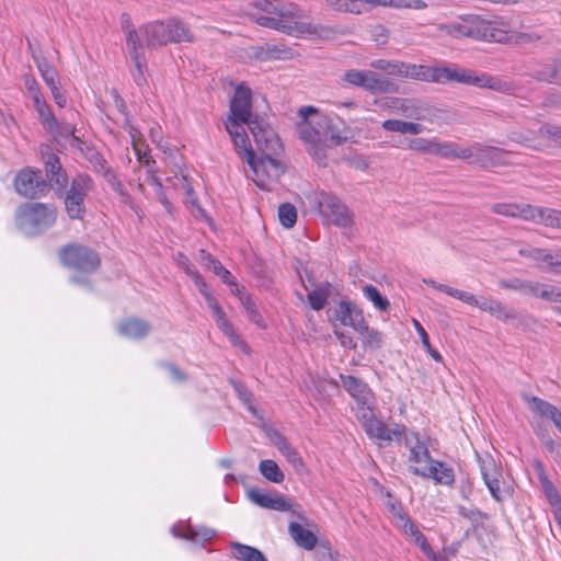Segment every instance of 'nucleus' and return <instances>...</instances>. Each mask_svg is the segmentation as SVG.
<instances>
[{
    "label": "nucleus",
    "instance_id": "8",
    "mask_svg": "<svg viewBox=\"0 0 561 561\" xmlns=\"http://www.w3.org/2000/svg\"><path fill=\"white\" fill-rule=\"evenodd\" d=\"M59 257L64 265L84 274L95 272L101 264L99 253L82 244H68L61 248Z\"/></svg>",
    "mask_w": 561,
    "mask_h": 561
},
{
    "label": "nucleus",
    "instance_id": "54",
    "mask_svg": "<svg viewBox=\"0 0 561 561\" xmlns=\"http://www.w3.org/2000/svg\"><path fill=\"white\" fill-rule=\"evenodd\" d=\"M104 176H105L106 182L110 184V186L116 193L119 194V196L122 197V201L124 203H129L130 202V195L124 190L123 184L118 180L116 174L113 171H111L110 169H106Z\"/></svg>",
    "mask_w": 561,
    "mask_h": 561
},
{
    "label": "nucleus",
    "instance_id": "4",
    "mask_svg": "<svg viewBox=\"0 0 561 561\" xmlns=\"http://www.w3.org/2000/svg\"><path fill=\"white\" fill-rule=\"evenodd\" d=\"M427 82L438 84L458 82L479 88H489L495 91H502L505 85L500 79L491 77L488 73H480L474 70L445 64L428 67Z\"/></svg>",
    "mask_w": 561,
    "mask_h": 561
},
{
    "label": "nucleus",
    "instance_id": "51",
    "mask_svg": "<svg viewBox=\"0 0 561 561\" xmlns=\"http://www.w3.org/2000/svg\"><path fill=\"white\" fill-rule=\"evenodd\" d=\"M548 253H549V251H546L540 248H535L531 245H523L518 249V254L520 256L527 257V259L538 262V263L541 262L543 264L546 262Z\"/></svg>",
    "mask_w": 561,
    "mask_h": 561
},
{
    "label": "nucleus",
    "instance_id": "17",
    "mask_svg": "<svg viewBox=\"0 0 561 561\" xmlns=\"http://www.w3.org/2000/svg\"><path fill=\"white\" fill-rule=\"evenodd\" d=\"M255 144L264 153H278L282 144L274 129L261 117L254 115L252 123L248 126Z\"/></svg>",
    "mask_w": 561,
    "mask_h": 561
},
{
    "label": "nucleus",
    "instance_id": "40",
    "mask_svg": "<svg viewBox=\"0 0 561 561\" xmlns=\"http://www.w3.org/2000/svg\"><path fill=\"white\" fill-rule=\"evenodd\" d=\"M216 530L206 527V526H197L194 527L192 525H187L181 534H176L175 536L184 538L186 540L193 542H204L210 540L215 537Z\"/></svg>",
    "mask_w": 561,
    "mask_h": 561
},
{
    "label": "nucleus",
    "instance_id": "61",
    "mask_svg": "<svg viewBox=\"0 0 561 561\" xmlns=\"http://www.w3.org/2000/svg\"><path fill=\"white\" fill-rule=\"evenodd\" d=\"M217 325L229 337L232 344L237 345L242 342L238 333L234 331L233 325L227 318L217 322Z\"/></svg>",
    "mask_w": 561,
    "mask_h": 561
},
{
    "label": "nucleus",
    "instance_id": "21",
    "mask_svg": "<svg viewBox=\"0 0 561 561\" xmlns=\"http://www.w3.org/2000/svg\"><path fill=\"white\" fill-rule=\"evenodd\" d=\"M480 470L492 497L496 502H502L508 495V491L501 486L502 482L500 481V477L502 474L494 459L491 457L482 459L480 461Z\"/></svg>",
    "mask_w": 561,
    "mask_h": 561
},
{
    "label": "nucleus",
    "instance_id": "12",
    "mask_svg": "<svg viewBox=\"0 0 561 561\" xmlns=\"http://www.w3.org/2000/svg\"><path fill=\"white\" fill-rule=\"evenodd\" d=\"M252 110V91L244 83L237 85L233 96L230 101L229 115L225 123L247 124L252 123L254 116Z\"/></svg>",
    "mask_w": 561,
    "mask_h": 561
},
{
    "label": "nucleus",
    "instance_id": "39",
    "mask_svg": "<svg viewBox=\"0 0 561 561\" xmlns=\"http://www.w3.org/2000/svg\"><path fill=\"white\" fill-rule=\"evenodd\" d=\"M434 156L444 158V159H461L465 160L466 156V147H461L453 141H436L434 148Z\"/></svg>",
    "mask_w": 561,
    "mask_h": 561
},
{
    "label": "nucleus",
    "instance_id": "50",
    "mask_svg": "<svg viewBox=\"0 0 561 561\" xmlns=\"http://www.w3.org/2000/svg\"><path fill=\"white\" fill-rule=\"evenodd\" d=\"M412 323H413V327L416 330L417 334L420 335L423 346L427 350V352L431 354V356L436 362H442V359H443L442 355L435 348H433V346L431 345L428 334L426 333L425 329L420 323V321H417L416 319H413Z\"/></svg>",
    "mask_w": 561,
    "mask_h": 561
},
{
    "label": "nucleus",
    "instance_id": "30",
    "mask_svg": "<svg viewBox=\"0 0 561 561\" xmlns=\"http://www.w3.org/2000/svg\"><path fill=\"white\" fill-rule=\"evenodd\" d=\"M117 330L125 337L140 340L149 334L151 327L142 319L129 318L121 321Z\"/></svg>",
    "mask_w": 561,
    "mask_h": 561
},
{
    "label": "nucleus",
    "instance_id": "58",
    "mask_svg": "<svg viewBox=\"0 0 561 561\" xmlns=\"http://www.w3.org/2000/svg\"><path fill=\"white\" fill-rule=\"evenodd\" d=\"M543 268L552 274L561 275V249L549 251Z\"/></svg>",
    "mask_w": 561,
    "mask_h": 561
},
{
    "label": "nucleus",
    "instance_id": "22",
    "mask_svg": "<svg viewBox=\"0 0 561 561\" xmlns=\"http://www.w3.org/2000/svg\"><path fill=\"white\" fill-rule=\"evenodd\" d=\"M411 470L416 476L433 479L437 484L451 485L455 482L454 469L439 460L432 461L431 466L411 467Z\"/></svg>",
    "mask_w": 561,
    "mask_h": 561
},
{
    "label": "nucleus",
    "instance_id": "41",
    "mask_svg": "<svg viewBox=\"0 0 561 561\" xmlns=\"http://www.w3.org/2000/svg\"><path fill=\"white\" fill-rule=\"evenodd\" d=\"M538 282L525 280L520 278L502 279L499 282L501 288L518 291L524 295L535 296V287Z\"/></svg>",
    "mask_w": 561,
    "mask_h": 561
},
{
    "label": "nucleus",
    "instance_id": "47",
    "mask_svg": "<svg viewBox=\"0 0 561 561\" xmlns=\"http://www.w3.org/2000/svg\"><path fill=\"white\" fill-rule=\"evenodd\" d=\"M279 222L285 228H291L297 221L296 207L290 203H283L278 207Z\"/></svg>",
    "mask_w": 561,
    "mask_h": 561
},
{
    "label": "nucleus",
    "instance_id": "7",
    "mask_svg": "<svg viewBox=\"0 0 561 561\" xmlns=\"http://www.w3.org/2000/svg\"><path fill=\"white\" fill-rule=\"evenodd\" d=\"M436 30L454 38H485L490 34V23L479 15L467 14L448 23H439Z\"/></svg>",
    "mask_w": 561,
    "mask_h": 561
},
{
    "label": "nucleus",
    "instance_id": "49",
    "mask_svg": "<svg viewBox=\"0 0 561 561\" xmlns=\"http://www.w3.org/2000/svg\"><path fill=\"white\" fill-rule=\"evenodd\" d=\"M41 123L48 129V130H57L58 129V121L56 119L55 115L51 112L50 106L46 103L42 106H38L35 108Z\"/></svg>",
    "mask_w": 561,
    "mask_h": 561
},
{
    "label": "nucleus",
    "instance_id": "11",
    "mask_svg": "<svg viewBox=\"0 0 561 561\" xmlns=\"http://www.w3.org/2000/svg\"><path fill=\"white\" fill-rule=\"evenodd\" d=\"M272 154L263 153L259 159L253 156L251 162H248L253 172V181L263 190L267 188L270 182L278 180L284 173L283 164Z\"/></svg>",
    "mask_w": 561,
    "mask_h": 561
},
{
    "label": "nucleus",
    "instance_id": "1",
    "mask_svg": "<svg viewBox=\"0 0 561 561\" xmlns=\"http://www.w3.org/2000/svg\"><path fill=\"white\" fill-rule=\"evenodd\" d=\"M193 35L188 26L174 18L165 21H153L131 28L126 34V48L135 67L134 81L138 87L146 83L145 70L147 59L144 47L154 49L168 43L192 42Z\"/></svg>",
    "mask_w": 561,
    "mask_h": 561
},
{
    "label": "nucleus",
    "instance_id": "38",
    "mask_svg": "<svg viewBox=\"0 0 561 561\" xmlns=\"http://www.w3.org/2000/svg\"><path fill=\"white\" fill-rule=\"evenodd\" d=\"M381 127L387 131H393L403 135H420L425 130V127L419 123L400 119H386L382 122Z\"/></svg>",
    "mask_w": 561,
    "mask_h": 561
},
{
    "label": "nucleus",
    "instance_id": "9",
    "mask_svg": "<svg viewBox=\"0 0 561 561\" xmlns=\"http://www.w3.org/2000/svg\"><path fill=\"white\" fill-rule=\"evenodd\" d=\"M327 4L335 11L353 14H360L364 4L413 10H424L427 8V3L423 0H327Z\"/></svg>",
    "mask_w": 561,
    "mask_h": 561
},
{
    "label": "nucleus",
    "instance_id": "18",
    "mask_svg": "<svg viewBox=\"0 0 561 561\" xmlns=\"http://www.w3.org/2000/svg\"><path fill=\"white\" fill-rule=\"evenodd\" d=\"M265 27L294 36L318 33V27L312 23L304 21V19H291V16L268 15Z\"/></svg>",
    "mask_w": 561,
    "mask_h": 561
},
{
    "label": "nucleus",
    "instance_id": "6",
    "mask_svg": "<svg viewBox=\"0 0 561 561\" xmlns=\"http://www.w3.org/2000/svg\"><path fill=\"white\" fill-rule=\"evenodd\" d=\"M93 190V181L87 173H78L72 178L69 187L64 188V205L68 217L72 220H82L87 209L84 199Z\"/></svg>",
    "mask_w": 561,
    "mask_h": 561
},
{
    "label": "nucleus",
    "instance_id": "59",
    "mask_svg": "<svg viewBox=\"0 0 561 561\" xmlns=\"http://www.w3.org/2000/svg\"><path fill=\"white\" fill-rule=\"evenodd\" d=\"M366 75L367 70L350 69L345 71L342 80L350 85L363 88Z\"/></svg>",
    "mask_w": 561,
    "mask_h": 561
},
{
    "label": "nucleus",
    "instance_id": "13",
    "mask_svg": "<svg viewBox=\"0 0 561 561\" xmlns=\"http://www.w3.org/2000/svg\"><path fill=\"white\" fill-rule=\"evenodd\" d=\"M396 526L432 561H445V557L435 552L417 524L403 511L396 514Z\"/></svg>",
    "mask_w": 561,
    "mask_h": 561
},
{
    "label": "nucleus",
    "instance_id": "3",
    "mask_svg": "<svg viewBox=\"0 0 561 561\" xmlns=\"http://www.w3.org/2000/svg\"><path fill=\"white\" fill-rule=\"evenodd\" d=\"M300 122L297 123L299 139L306 145L307 152L321 167L327 165L325 130L328 115L321 114L314 106H301L298 110Z\"/></svg>",
    "mask_w": 561,
    "mask_h": 561
},
{
    "label": "nucleus",
    "instance_id": "20",
    "mask_svg": "<svg viewBox=\"0 0 561 561\" xmlns=\"http://www.w3.org/2000/svg\"><path fill=\"white\" fill-rule=\"evenodd\" d=\"M467 296L471 299L462 300L463 302L477 307L482 311L489 312L491 316L495 317L501 321H508L517 319V312L506 307L500 300H496L492 297H481L477 298L474 295L467 291Z\"/></svg>",
    "mask_w": 561,
    "mask_h": 561
},
{
    "label": "nucleus",
    "instance_id": "46",
    "mask_svg": "<svg viewBox=\"0 0 561 561\" xmlns=\"http://www.w3.org/2000/svg\"><path fill=\"white\" fill-rule=\"evenodd\" d=\"M357 333L363 335V345L364 347L370 350L380 348L382 345V334L376 329H370L366 323V329L364 330H355Z\"/></svg>",
    "mask_w": 561,
    "mask_h": 561
},
{
    "label": "nucleus",
    "instance_id": "23",
    "mask_svg": "<svg viewBox=\"0 0 561 561\" xmlns=\"http://www.w3.org/2000/svg\"><path fill=\"white\" fill-rule=\"evenodd\" d=\"M248 495L254 504L263 508L287 512L293 507L290 501L278 493H271L260 489H251L248 491Z\"/></svg>",
    "mask_w": 561,
    "mask_h": 561
},
{
    "label": "nucleus",
    "instance_id": "14",
    "mask_svg": "<svg viewBox=\"0 0 561 561\" xmlns=\"http://www.w3.org/2000/svg\"><path fill=\"white\" fill-rule=\"evenodd\" d=\"M320 213L330 218L335 226L348 227L352 224V216L348 208L339 197L321 192L317 197Z\"/></svg>",
    "mask_w": 561,
    "mask_h": 561
},
{
    "label": "nucleus",
    "instance_id": "28",
    "mask_svg": "<svg viewBox=\"0 0 561 561\" xmlns=\"http://www.w3.org/2000/svg\"><path fill=\"white\" fill-rule=\"evenodd\" d=\"M527 221L551 228H561V211L530 204Z\"/></svg>",
    "mask_w": 561,
    "mask_h": 561
},
{
    "label": "nucleus",
    "instance_id": "48",
    "mask_svg": "<svg viewBox=\"0 0 561 561\" xmlns=\"http://www.w3.org/2000/svg\"><path fill=\"white\" fill-rule=\"evenodd\" d=\"M208 267L227 285H237L231 273L213 255H207Z\"/></svg>",
    "mask_w": 561,
    "mask_h": 561
},
{
    "label": "nucleus",
    "instance_id": "2",
    "mask_svg": "<svg viewBox=\"0 0 561 561\" xmlns=\"http://www.w3.org/2000/svg\"><path fill=\"white\" fill-rule=\"evenodd\" d=\"M345 391L354 399L355 414L364 432L379 447L388 446L392 439H399L404 434L403 424L393 423L391 426L382 421L377 408L376 397L370 387L360 378L352 375H340Z\"/></svg>",
    "mask_w": 561,
    "mask_h": 561
},
{
    "label": "nucleus",
    "instance_id": "62",
    "mask_svg": "<svg viewBox=\"0 0 561 561\" xmlns=\"http://www.w3.org/2000/svg\"><path fill=\"white\" fill-rule=\"evenodd\" d=\"M134 150L137 156V159L140 163H142L146 168H148V173H152L153 165L156 164V161L148 154L147 150H142L140 147H138L137 144L134 142Z\"/></svg>",
    "mask_w": 561,
    "mask_h": 561
},
{
    "label": "nucleus",
    "instance_id": "19",
    "mask_svg": "<svg viewBox=\"0 0 561 561\" xmlns=\"http://www.w3.org/2000/svg\"><path fill=\"white\" fill-rule=\"evenodd\" d=\"M392 442L404 443V446L410 450L409 461L414 463V467L431 466V462L435 460L431 457L427 446L420 439L419 434L409 433L407 427L404 434L399 439H392Z\"/></svg>",
    "mask_w": 561,
    "mask_h": 561
},
{
    "label": "nucleus",
    "instance_id": "43",
    "mask_svg": "<svg viewBox=\"0 0 561 561\" xmlns=\"http://www.w3.org/2000/svg\"><path fill=\"white\" fill-rule=\"evenodd\" d=\"M259 470L266 480L273 483H280L284 481V472L280 470L279 466L272 459H265L260 461Z\"/></svg>",
    "mask_w": 561,
    "mask_h": 561
},
{
    "label": "nucleus",
    "instance_id": "32",
    "mask_svg": "<svg viewBox=\"0 0 561 561\" xmlns=\"http://www.w3.org/2000/svg\"><path fill=\"white\" fill-rule=\"evenodd\" d=\"M523 399L528 404V408L533 413L541 417L549 419L552 422L561 412L556 405L539 397L523 394Z\"/></svg>",
    "mask_w": 561,
    "mask_h": 561
},
{
    "label": "nucleus",
    "instance_id": "60",
    "mask_svg": "<svg viewBox=\"0 0 561 561\" xmlns=\"http://www.w3.org/2000/svg\"><path fill=\"white\" fill-rule=\"evenodd\" d=\"M458 514L472 523H479L480 520L486 518V514L480 510L476 507H466L462 505L458 506Z\"/></svg>",
    "mask_w": 561,
    "mask_h": 561
},
{
    "label": "nucleus",
    "instance_id": "27",
    "mask_svg": "<svg viewBox=\"0 0 561 561\" xmlns=\"http://www.w3.org/2000/svg\"><path fill=\"white\" fill-rule=\"evenodd\" d=\"M327 152L335 147L347 142L350 138V127L339 117L328 115V127L325 130Z\"/></svg>",
    "mask_w": 561,
    "mask_h": 561
},
{
    "label": "nucleus",
    "instance_id": "15",
    "mask_svg": "<svg viewBox=\"0 0 561 561\" xmlns=\"http://www.w3.org/2000/svg\"><path fill=\"white\" fill-rule=\"evenodd\" d=\"M465 160L482 168H492L504 164L506 152L493 146H484L481 142H472L466 147Z\"/></svg>",
    "mask_w": 561,
    "mask_h": 561
},
{
    "label": "nucleus",
    "instance_id": "16",
    "mask_svg": "<svg viewBox=\"0 0 561 561\" xmlns=\"http://www.w3.org/2000/svg\"><path fill=\"white\" fill-rule=\"evenodd\" d=\"M330 321L336 327V322L354 330L366 329V321L363 311L350 300H341L329 314Z\"/></svg>",
    "mask_w": 561,
    "mask_h": 561
},
{
    "label": "nucleus",
    "instance_id": "5",
    "mask_svg": "<svg viewBox=\"0 0 561 561\" xmlns=\"http://www.w3.org/2000/svg\"><path fill=\"white\" fill-rule=\"evenodd\" d=\"M56 218V207L44 203H25L18 208L15 215L19 230L26 236L44 232L55 224Z\"/></svg>",
    "mask_w": 561,
    "mask_h": 561
},
{
    "label": "nucleus",
    "instance_id": "52",
    "mask_svg": "<svg viewBox=\"0 0 561 561\" xmlns=\"http://www.w3.org/2000/svg\"><path fill=\"white\" fill-rule=\"evenodd\" d=\"M240 300H241V304H242V306L244 307V309L247 311V314H248L249 319L252 322H254L255 324H257L259 327H264L263 318L260 314V312H259L255 304L251 299V297L248 296V295L247 296L242 295V296H240Z\"/></svg>",
    "mask_w": 561,
    "mask_h": 561
},
{
    "label": "nucleus",
    "instance_id": "25",
    "mask_svg": "<svg viewBox=\"0 0 561 561\" xmlns=\"http://www.w3.org/2000/svg\"><path fill=\"white\" fill-rule=\"evenodd\" d=\"M245 126L247 124L225 123L226 130L230 135L239 154L243 156L247 162H251L255 152L252 149Z\"/></svg>",
    "mask_w": 561,
    "mask_h": 561
},
{
    "label": "nucleus",
    "instance_id": "56",
    "mask_svg": "<svg viewBox=\"0 0 561 561\" xmlns=\"http://www.w3.org/2000/svg\"><path fill=\"white\" fill-rule=\"evenodd\" d=\"M425 283L432 287H434L435 289H438L456 299H459V300H468V299H471L470 297L467 296V291L465 290H460V289H457V288H454V287H450L448 285H445V284H440V283H437L433 279H430V280H425Z\"/></svg>",
    "mask_w": 561,
    "mask_h": 561
},
{
    "label": "nucleus",
    "instance_id": "33",
    "mask_svg": "<svg viewBox=\"0 0 561 561\" xmlns=\"http://www.w3.org/2000/svg\"><path fill=\"white\" fill-rule=\"evenodd\" d=\"M390 103L393 104L394 106H397L399 114H401L402 116H404L407 118H412V119L419 121L424 117L423 108H422L420 102H417L416 100L387 99L385 105L391 106Z\"/></svg>",
    "mask_w": 561,
    "mask_h": 561
},
{
    "label": "nucleus",
    "instance_id": "44",
    "mask_svg": "<svg viewBox=\"0 0 561 561\" xmlns=\"http://www.w3.org/2000/svg\"><path fill=\"white\" fill-rule=\"evenodd\" d=\"M364 297L373 302L374 307L379 311H387L390 308V302L387 297L382 296L379 289L374 285H365L363 287Z\"/></svg>",
    "mask_w": 561,
    "mask_h": 561
},
{
    "label": "nucleus",
    "instance_id": "45",
    "mask_svg": "<svg viewBox=\"0 0 561 561\" xmlns=\"http://www.w3.org/2000/svg\"><path fill=\"white\" fill-rule=\"evenodd\" d=\"M535 297L549 302H561V287L537 283V287H535Z\"/></svg>",
    "mask_w": 561,
    "mask_h": 561
},
{
    "label": "nucleus",
    "instance_id": "42",
    "mask_svg": "<svg viewBox=\"0 0 561 561\" xmlns=\"http://www.w3.org/2000/svg\"><path fill=\"white\" fill-rule=\"evenodd\" d=\"M330 288L331 285L325 283L308 293V302L313 310L319 311L324 307L330 296Z\"/></svg>",
    "mask_w": 561,
    "mask_h": 561
},
{
    "label": "nucleus",
    "instance_id": "36",
    "mask_svg": "<svg viewBox=\"0 0 561 561\" xmlns=\"http://www.w3.org/2000/svg\"><path fill=\"white\" fill-rule=\"evenodd\" d=\"M288 531L299 547L306 550H312L316 547L317 536L299 523L291 522L288 526Z\"/></svg>",
    "mask_w": 561,
    "mask_h": 561
},
{
    "label": "nucleus",
    "instance_id": "35",
    "mask_svg": "<svg viewBox=\"0 0 561 561\" xmlns=\"http://www.w3.org/2000/svg\"><path fill=\"white\" fill-rule=\"evenodd\" d=\"M273 444L279 450V453L286 458V460L291 463L296 469L304 467L302 458L299 453L291 444L287 440V438L280 434L275 432L274 437L272 438Z\"/></svg>",
    "mask_w": 561,
    "mask_h": 561
},
{
    "label": "nucleus",
    "instance_id": "55",
    "mask_svg": "<svg viewBox=\"0 0 561 561\" xmlns=\"http://www.w3.org/2000/svg\"><path fill=\"white\" fill-rule=\"evenodd\" d=\"M27 44H28V50L31 51L32 58H33L41 76H43L44 73L54 71L55 68L48 62L46 57H44L39 51L35 50L33 47V44L30 41H27Z\"/></svg>",
    "mask_w": 561,
    "mask_h": 561
},
{
    "label": "nucleus",
    "instance_id": "37",
    "mask_svg": "<svg viewBox=\"0 0 561 561\" xmlns=\"http://www.w3.org/2000/svg\"><path fill=\"white\" fill-rule=\"evenodd\" d=\"M232 550L231 556L238 561H268L261 550L238 541H231L229 545Z\"/></svg>",
    "mask_w": 561,
    "mask_h": 561
},
{
    "label": "nucleus",
    "instance_id": "29",
    "mask_svg": "<svg viewBox=\"0 0 561 561\" xmlns=\"http://www.w3.org/2000/svg\"><path fill=\"white\" fill-rule=\"evenodd\" d=\"M428 65L394 61L391 76L427 82Z\"/></svg>",
    "mask_w": 561,
    "mask_h": 561
},
{
    "label": "nucleus",
    "instance_id": "53",
    "mask_svg": "<svg viewBox=\"0 0 561 561\" xmlns=\"http://www.w3.org/2000/svg\"><path fill=\"white\" fill-rule=\"evenodd\" d=\"M409 148L420 153L433 154L435 148L434 139L413 138L409 140Z\"/></svg>",
    "mask_w": 561,
    "mask_h": 561
},
{
    "label": "nucleus",
    "instance_id": "24",
    "mask_svg": "<svg viewBox=\"0 0 561 561\" xmlns=\"http://www.w3.org/2000/svg\"><path fill=\"white\" fill-rule=\"evenodd\" d=\"M44 164L46 176L56 192L66 188L68 186V175L64 170L59 157L53 152L44 153Z\"/></svg>",
    "mask_w": 561,
    "mask_h": 561
},
{
    "label": "nucleus",
    "instance_id": "57",
    "mask_svg": "<svg viewBox=\"0 0 561 561\" xmlns=\"http://www.w3.org/2000/svg\"><path fill=\"white\" fill-rule=\"evenodd\" d=\"M540 486L545 494V497L547 499L548 503L551 506L560 505L561 495L557 488L554 486V484L550 481V479L540 482Z\"/></svg>",
    "mask_w": 561,
    "mask_h": 561
},
{
    "label": "nucleus",
    "instance_id": "64",
    "mask_svg": "<svg viewBox=\"0 0 561 561\" xmlns=\"http://www.w3.org/2000/svg\"><path fill=\"white\" fill-rule=\"evenodd\" d=\"M542 135L561 145V126L545 125L541 127Z\"/></svg>",
    "mask_w": 561,
    "mask_h": 561
},
{
    "label": "nucleus",
    "instance_id": "34",
    "mask_svg": "<svg viewBox=\"0 0 561 561\" xmlns=\"http://www.w3.org/2000/svg\"><path fill=\"white\" fill-rule=\"evenodd\" d=\"M533 76L538 81L561 84V59L548 61L534 70Z\"/></svg>",
    "mask_w": 561,
    "mask_h": 561
},
{
    "label": "nucleus",
    "instance_id": "63",
    "mask_svg": "<svg viewBox=\"0 0 561 561\" xmlns=\"http://www.w3.org/2000/svg\"><path fill=\"white\" fill-rule=\"evenodd\" d=\"M398 89L397 84L388 78L379 76L373 93H393Z\"/></svg>",
    "mask_w": 561,
    "mask_h": 561
},
{
    "label": "nucleus",
    "instance_id": "31",
    "mask_svg": "<svg viewBox=\"0 0 561 561\" xmlns=\"http://www.w3.org/2000/svg\"><path fill=\"white\" fill-rule=\"evenodd\" d=\"M490 210L494 214L510 217V218H518L527 221L528 215L530 210V204L526 203H494L490 206Z\"/></svg>",
    "mask_w": 561,
    "mask_h": 561
},
{
    "label": "nucleus",
    "instance_id": "10",
    "mask_svg": "<svg viewBox=\"0 0 561 561\" xmlns=\"http://www.w3.org/2000/svg\"><path fill=\"white\" fill-rule=\"evenodd\" d=\"M14 186L19 195L31 199L44 196L49 190L41 171L31 168L18 172L14 178Z\"/></svg>",
    "mask_w": 561,
    "mask_h": 561
},
{
    "label": "nucleus",
    "instance_id": "26",
    "mask_svg": "<svg viewBox=\"0 0 561 561\" xmlns=\"http://www.w3.org/2000/svg\"><path fill=\"white\" fill-rule=\"evenodd\" d=\"M256 7L267 15L291 16V19H305V12L295 3H283L279 0H260Z\"/></svg>",
    "mask_w": 561,
    "mask_h": 561
}]
</instances>
